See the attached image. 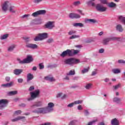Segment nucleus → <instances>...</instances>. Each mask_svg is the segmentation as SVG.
I'll return each mask as SVG.
<instances>
[{
	"label": "nucleus",
	"mask_w": 125,
	"mask_h": 125,
	"mask_svg": "<svg viewBox=\"0 0 125 125\" xmlns=\"http://www.w3.org/2000/svg\"><path fill=\"white\" fill-rule=\"evenodd\" d=\"M95 0H92L91 1H89V3H91L92 6H94L95 5V3L94 2H92V1H94Z\"/></svg>",
	"instance_id": "bf43d9fd"
},
{
	"label": "nucleus",
	"mask_w": 125,
	"mask_h": 125,
	"mask_svg": "<svg viewBox=\"0 0 125 125\" xmlns=\"http://www.w3.org/2000/svg\"><path fill=\"white\" fill-rule=\"evenodd\" d=\"M33 61V58L31 56H27L26 59H24V62L25 64H28V63H31Z\"/></svg>",
	"instance_id": "dca6fc26"
},
{
	"label": "nucleus",
	"mask_w": 125,
	"mask_h": 125,
	"mask_svg": "<svg viewBox=\"0 0 125 125\" xmlns=\"http://www.w3.org/2000/svg\"><path fill=\"white\" fill-rule=\"evenodd\" d=\"M72 53V56L75 55V54H78L80 52V50H70Z\"/></svg>",
	"instance_id": "2f4dec72"
},
{
	"label": "nucleus",
	"mask_w": 125,
	"mask_h": 125,
	"mask_svg": "<svg viewBox=\"0 0 125 125\" xmlns=\"http://www.w3.org/2000/svg\"><path fill=\"white\" fill-rule=\"evenodd\" d=\"M45 13H46L45 10H41L33 13L31 15L33 17H37V16H39V15H44Z\"/></svg>",
	"instance_id": "39448f33"
},
{
	"label": "nucleus",
	"mask_w": 125,
	"mask_h": 125,
	"mask_svg": "<svg viewBox=\"0 0 125 125\" xmlns=\"http://www.w3.org/2000/svg\"><path fill=\"white\" fill-rule=\"evenodd\" d=\"M33 113L36 114H46L47 113L45 107H40L32 111Z\"/></svg>",
	"instance_id": "20e7f679"
},
{
	"label": "nucleus",
	"mask_w": 125,
	"mask_h": 125,
	"mask_svg": "<svg viewBox=\"0 0 125 125\" xmlns=\"http://www.w3.org/2000/svg\"><path fill=\"white\" fill-rule=\"evenodd\" d=\"M96 9L98 11L105 12V11L107 10V7H104V6L101 4H97L96 5Z\"/></svg>",
	"instance_id": "0eeeda50"
},
{
	"label": "nucleus",
	"mask_w": 125,
	"mask_h": 125,
	"mask_svg": "<svg viewBox=\"0 0 125 125\" xmlns=\"http://www.w3.org/2000/svg\"><path fill=\"white\" fill-rule=\"evenodd\" d=\"M96 122H97V121L93 120L92 121H91V122L88 123V124H86V125H94V124H95V123H96Z\"/></svg>",
	"instance_id": "09e8293b"
},
{
	"label": "nucleus",
	"mask_w": 125,
	"mask_h": 125,
	"mask_svg": "<svg viewBox=\"0 0 125 125\" xmlns=\"http://www.w3.org/2000/svg\"><path fill=\"white\" fill-rule=\"evenodd\" d=\"M25 47L30 48L31 49H37L38 46L36 44L26 43Z\"/></svg>",
	"instance_id": "9d476101"
},
{
	"label": "nucleus",
	"mask_w": 125,
	"mask_h": 125,
	"mask_svg": "<svg viewBox=\"0 0 125 125\" xmlns=\"http://www.w3.org/2000/svg\"><path fill=\"white\" fill-rule=\"evenodd\" d=\"M74 103L75 104H82V103H83V101H81V100L76 101L74 102Z\"/></svg>",
	"instance_id": "3c124183"
},
{
	"label": "nucleus",
	"mask_w": 125,
	"mask_h": 125,
	"mask_svg": "<svg viewBox=\"0 0 125 125\" xmlns=\"http://www.w3.org/2000/svg\"><path fill=\"white\" fill-rule=\"evenodd\" d=\"M17 60L18 63H19V64H25V60L24 59H23L22 61V60H21V59H20V58H18L17 59Z\"/></svg>",
	"instance_id": "72a5a7b5"
},
{
	"label": "nucleus",
	"mask_w": 125,
	"mask_h": 125,
	"mask_svg": "<svg viewBox=\"0 0 125 125\" xmlns=\"http://www.w3.org/2000/svg\"><path fill=\"white\" fill-rule=\"evenodd\" d=\"M69 18H71L72 19H74V18L78 19L81 18V16L78 14H74V13H70L69 14Z\"/></svg>",
	"instance_id": "4468645a"
},
{
	"label": "nucleus",
	"mask_w": 125,
	"mask_h": 125,
	"mask_svg": "<svg viewBox=\"0 0 125 125\" xmlns=\"http://www.w3.org/2000/svg\"><path fill=\"white\" fill-rule=\"evenodd\" d=\"M21 113H22V111L20 110H19L16 111L14 114H15L16 115H20Z\"/></svg>",
	"instance_id": "864d4df0"
},
{
	"label": "nucleus",
	"mask_w": 125,
	"mask_h": 125,
	"mask_svg": "<svg viewBox=\"0 0 125 125\" xmlns=\"http://www.w3.org/2000/svg\"><path fill=\"white\" fill-rule=\"evenodd\" d=\"M85 23H89L90 24H95V23H97V21L93 19H86L85 20Z\"/></svg>",
	"instance_id": "2eb2a0df"
},
{
	"label": "nucleus",
	"mask_w": 125,
	"mask_h": 125,
	"mask_svg": "<svg viewBox=\"0 0 125 125\" xmlns=\"http://www.w3.org/2000/svg\"><path fill=\"white\" fill-rule=\"evenodd\" d=\"M7 103H8V101L7 100L2 99L0 100V108H4V107H6V105H7Z\"/></svg>",
	"instance_id": "9b49d317"
},
{
	"label": "nucleus",
	"mask_w": 125,
	"mask_h": 125,
	"mask_svg": "<svg viewBox=\"0 0 125 125\" xmlns=\"http://www.w3.org/2000/svg\"><path fill=\"white\" fill-rule=\"evenodd\" d=\"M118 19L120 21H121L122 23L125 24V17L124 16H119Z\"/></svg>",
	"instance_id": "bb28decb"
},
{
	"label": "nucleus",
	"mask_w": 125,
	"mask_h": 125,
	"mask_svg": "<svg viewBox=\"0 0 125 125\" xmlns=\"http://www.w3.org/2000/svg\"><path fill=\"white\" fill-rule=\"evenodd\" d=\"M62 93H59L57 94V97L59 98V97H61V96H62Z\"/></svg>",
	"instance_id": "338daca9"
},
{
	"label": "nucleus",
	"mask_w": 125,
	"mask_h": 125,
	"mask_svg": "<svg viewBox=\"0 0 125 125\" xmlns=\"http://www.w3.org/2000/svg\"><path fill=\"white\" fill-rule=\"evenodd\" d=\"M23 72V69H15L13 73L16 75V76H19L21 75V74Z\"/></svg>",
	"instance_id": "ddd939ff"
},
{
	"label": "nucleus",
	"mask_w": 125,
	"mask_h": 125,
	"mask_svg": "<svg viewBox=\"0 0 125 125\" xmlns=\"http://www.w3.org/2000/svg\"><path fill=\"white\" fill-rule=\"evenodd\" d=\"M9 11L11 13H15V12H16V9H15V6H10L9 8Z\"/></svg>",
	"instance_id": "393cba45"
},
{
	"label": "nucleus",
	"mask_w": 125,
	"mask_h": 125,
	"mask_svg": "<svg viewBox=\"0 0 125 125\" xmlns=\"http://www.w3.org/2000/svg\"><path fill=\"white\" fill-rule=\"evenodd\" d=\"M42 102H39L31 105L30 107L31 109H34L35 107H41V106H42Z\"/></svg>",
	"instance_id": "6ab92c4d"
},
{
	"label": "nucleus",
	"mask_w": 125,
	"mask_h": 125,
	"mask_svg": "<svg viewBox=\"0 0 125 125\" xmlns=\"http://www.w3.org/2000/svg\"><path fill=\"white\" fill-rule=\"evenodd\" d=\"M34 89H35V87H34V86H31L28 90L29 91H33V90H34Z\"/></svg>",
	"instance_id": "6e6d98bb"
},
{
	"label": "nucleus",
	"mask_w": 125,
	"mask_h": 125,
	"mask_svg": "<svg viewBox=\"0 0 125 125\" xmlns=\"http://www.w3.org/2000/svg\"><path fill=\"white\" fill-rule=\"evenodd\" d=\"M15 47H16V45L14 44L10 45L7 48L8 52H12V51L14 50Z\"/></svg>",
	"instance_id": "a211bd4d"
},
{
	"label": "nucleus",
	"mask_w": 125,
	"mask_h": 125,
	"mask_svg": "<svg viewBox=\"0 0 125 125\" xmlns=\"http://www.w3.org/2000/svg\"><path fill=\"white\" fill-rule=\"evenodd\" d=\"M111 124L112 125H120L119 120L116 118H114L111 120Z\"/></svg>",
	"instance_id": "4be33fe9"
},
{
	"label": "nucleus",
	"mask_w": 125,
	"mask_h": 125,
	"mask_svg": "<svg viewBox=\"0 0 125 125\" xmlns=\"http://www.w3.org/2000/svg\"><path fill=\"white\" fill-rule=\"evenodd\" d=\"M117 63H118V64H125V61L124 60H119L117 61Z\"/></svg>",
	"instance_id": "37998d69"
},
{
	"label": "nucleus",
	"mask_w": 125,
	"mask_h": 125,
	"mask_svg": "<svg viewBox=\"0 0 125 125\" xmlns=\"http://www.w3.org/2000/svg\"><path fill=\"white\" fill-rule=\"evenodd\" d=\"M97 74V72L96 71H94L92 72L91 76H95Z\"/></svg>",
	"instance_id": "0e129e2a"
},
{
	"label": "nucleus",
	"mask_w": 125,
	"mask_h": 125,
	"mask_svg": "<svg viewBox=\"0 0 125 125\" xmlns=\"http://www.w3.org/2000/svg\"><path fill=\"white\" fill-rule=\"evenodd\" d=\"M39 69L40 70H42V69H44V65H43V63H39Z\"/></svg>",
	"instance_id": "a18cd8bd"
},
{
	"label": "nucleus",
	"mask_w": 125,
	"mask_h": 125,
	"mask_svg": "<svg viewBox=\"0 0 125 125\" xmlns=\"http://www.w3.org/2000/svg\"><path fill=\"white\" fill-rule=\"evenodd\" d=\"M60 56L64 58V57H66V56H72V52H71V50L67 49L65 51H64L61 55Z\"/></svg>",
	"instance_id": "1a4fd4ad"
},
{
	"label": "nucleus",
	"mask_w": 125,
	"mask_h": 125,
	"mask_svg": "<svg viewBox=\"0 0 125 125\" xmlns=\"http://www.w3.org/2000/svg\"><path fill=\"white\" fill-rule=\"evenodd\" d=\"M77 122L76 120H73L69 123V125H77Z\"/></svg>",
	"instance_id": "49530a36"
},
{
	"label": "nucleus",
	"mask_w": 125,
	"mask_h": 125,
	"mask_svg": "<svg viewBox=\"0 0 125 125\" xmlns=\"http://www.w3.org/2000/svg\"><path fill=\"white\" fill-rule=\"evenodd\" d=\"M34 79V75L31 73H28L27 75V82L30 83Z\"/></svg>",
	"instance_id": "f3484780"
},
{
	"label": "nucleus",
	"mask_w": 125,
	"mask_h": 125,
	"mask_svg": "<svg viewBox=\"0 0 125 125\" xmlns=\"http://www.w3.org/2000/svg\"><path fill=\"white\" fill-rule=\"evenodd\" d=\"M91 86H92V84L88 83L86 84L85 88H86V89H90V88H91Z\"/></svg>",
	"instance_id": "58836bf2"
},
{
	"label": "nucleus",
	"mask_w": 125,
	"mask_h": 125,
	"mask_svg": "<svg viewBox=\"0 0 125 125\" xmlns=\"http://www.w3.org/2000/svg\"><path fill=\"white\" fill-rule=\"evenodd\" d=\"M80 38V35H72L69 38V40H73L74 39H78Z\"/></svg>",
	"instance_id": "79ce46f5"
},
{
	"label": "nucleus",
	"mask_w": 125,
	"mask_h": 125,
	"mask_svg": "<svg viewBox=\"0 0 125 125\" xmlns=\"http://www.w3.org/2000/svg\"><path fill=\"white\" fill-rule=\"evenodd\" d=\"M44 79L46 81H49V82H54L55 79L53 77L47 76L44 77Z\"/></svg>",
	"instance_id": "b1692460"
},
{
	"label": "nucleus",
	"mask_w": 125,
	"mask_h": 125,
	"mask_svg": "<svg viewBox=\"0 0 125 125\" xmlns=\"http://www.w3.org/2000/svg\"><path fill=\"white\" fill-rule=\"evenodd\" d=\"M64 64L72 65L73 64V58L67 59L64 60Z\"/></svg>",
	"instance_id": "aec40b11"
},
{
	"label": "nucleus",
	"mask_w": 125,
	"mask_h": 125,
	"mask_svg": "<svg viewBox=\"0 0 125 125\" xmlns=\"http://www.w3.org/2000/svg\"><path fill=\"white\" fill-rule=\"evenodd\" d=\"M23 79L19 78L18 79V82L19 83H23Z\"/></svg>",
	"instance_id": "13d9d810"
},
{
	"label": "nucleus",
	"mask_w": 125,
	"mask_h": 125,
	"mask_svg": "<svg viewBox=\"0 0 125 125\" xmlns=\"http://www.w3.org/2000/svg\"><path fill=\"white\" fill-rule=\"evenodd\" d=\"M5 81L6 82H9L10 81V77H6L5 78Z\"/></svg>",
	"instance_id": "e2e57ef3"
},
{
	"label": "nucleus",
	"mask_w": 125,
	"mask_h": 125,
	"mask_svg": "<svg viewBox=\"0 0 125 125\" xmlns=\"http://www.w3.org/2000/svg\"><path fill=\"white\" fill-rule=\"evenodd\" d=\"M54 106L55 105L53 103H49L47 106L45 107L47 113H50V112H52L54 110L53 108L54 107Z\"/></svg>",
	"instance_id": "423d86ee"
},
{
	"label": "nucleus",
	"mask_w": 125,
	"mask_h": 125,
	"mask_svg": "<svg viewBox=\"0 0 125 125\" xmlns=\"http://www.w3.org/2000/svg\"><path fill=\"white\" fill-rule=\"evenodd\" d=\"M48 38V34L47 33H39L34 39L35 42H39L43 41Z\"/></svg>",
	"instance_id": "f257e3e1"
},
{
	"label": "nucleus",
	"mask_w": 125,
	"mask_h": 125,
	"mask_svg": "<svg viewBox=\"0 0 125 125\" xmlns=\"http://www.w3.org/2000/svg\"><path fill=\"white\" fill-rule=\"evenodd\" d=\"M47 42H48V43H51V42H53V39L49 38V39H48Z\"/></svg>",
	"instance_id": "5fc2aeb1"
},
{
	"label": "nucleus",
	"mask_w": 125,
	"mask_h": 125,
	"mask_svg": "<svg viewBox=\"0 0 125 125\" xmlns=\"http://www.w3.org/2000/svg\"><path fill=\"white\" fill-rule=\"evenodd\" d=\"M120 87H121V84L120 83L113 86L114 90H117V89H119Z\"/></svg>",
	"instance_id": "4c0bfd02"
},
{
	"label": "nucleus",
	"mask_w": 125,
	"mask_h": 125,
	"mask_svg": "<svg viewBox=\"0 0 125 125\" xmlns=\"http://www.w3.org/2000/svg\"><path fill=\"white\" fill-rule=\"evenodd\" d=\"M25 119V117L24 116H18V117L13 119L11 120V122L14 123L15 122H18V121H20L21 120H23Z\"/></svg>",
	"instance_id": "412c9836"
},
{
	"label": "nucleus",
	"mask_w": 125,
	"mask_h": 125,
	"mask_svg": "<svg viewBox=\"0 0 125 125\" xmlns=\"http://www.w3.org/2000/svg\"><path fill=\"white\" fill-rule=\"evenodd\" d=\"M116 30L119 32H123V26L121 24H118L116 26Z\"/></svg>",
	"instance_id": "c85d7f7f"
},
{
	"label": "nucleus",
	"mask_w": 125,
	"mask_h": 125,
	"mask_svg": "<svg viewBox=\"0 0 125 125\" xmlns=\"http://www.w3.org/2000/svg\"><path fill=\"white\" fill-rule=\"evenodd\" d=\"M104 49L101 48L99 50V53H103L104 52Z\"/></svg>",
	"instance_id": "680f3d73"
},
{
	"label": "nucleus",
	"mask_w": 125,
	"mask_h": 125,
	"mask_svg": "<svg viewBox=\"0 0 125 125\" xmlns=\"http://www.w3.org/2000/svg\"><path fill=\"white\" fill-rule=\"evenodd\" d=\"M80 62V60L72 58V64H79Z\"/></svg>",
	"instance_id": "473e14b6"
},
{
	"label": "nucleus",
	"mask_w": 125,
	"mask_h": 125,
	"mask_svg": "<svg viewBox=\"0 0 125 125\" xmlns=\"http://www.w3.org/2000/svg\"><path fill=\"white\" fill-rule=\"evenodd\" d=\"M68 35L71 36V35H73V34H76V31L75 30H70L68 33Z\"/></svg>",
	"instance_id": "8fccbe9b"
},
{
	"label": "nucleus",
	"mask_w": 125,
	"mask_h": 125,
	"mask_svg": "<svg viewBox=\"0 0 125 125\" xmlns=\"http://www.w3.org/2000/svg\"><path fill=\"white\" fill-rule=\"evenodd\" d=\"M74 27H80V28H83L84 25L82 23H74L73 24Z\"/></svg>",
	"instance_id": "a878e982"
},
{
	"label": "nucleus",
	"mask_w": 125,
	"mask_h": 125,
	"mask_svg": "<svg viewBox=\"0 0 125 125\" xmlns=\"http://www.w3.org/2000/svg\"><path fill=\"white\" fill-rule=\"evenodd\" d=\"M73 5H74V6H78V5H80L81 4V1H74L73 3Z\"/></svg>",
	"instance_id": "ea45409f"
},
{
	"label": "nucleus",
	"mask_w": 125,
	"mask_h": 125,
	"mask_svg": "<svg viewBox=\"0 0 125 125\" xmlns=\"http://www.w3.org/2000/svg\"><path fill=\"white\" fill-rule=\"evenodd\" d=\"M98 125H105L104 122H100Z\"/></svg>",
	"instance_id": "774afa93"
},
{
	"label": "nucleus",
	"mask_w": 125,
	"mask_h": 125,
	"mask_svg": "<svg viewBox=\"0 0 125 125\" xmlns=\"http://www.w3.org/2000/svg\"><path fill=\"white\" fill-rule=\"evenodd\" d=\"M8 38V34H4L0 37V40H5Z\"/></svg>",
	"instance_id": "a19ab883"
},
{
	"label": "nucleus",
	"mask_w": 125,
	"mask_h": 125,
	"mask_svg": "<svg viewBox=\"0 0 125 125\" xmlns=\"http://www.w3.org/2000/svg\"><path fill=\"white\" fill-rule=\"evenodd\" d=\"M29 16H30V15L29 14H25V15H23L22 17H21V18H28V17H29Z\"/></svg>",
	"instance_id": "4d7b16f0"
},
{
	"label": "nucleus",
	"mask_w": 125,
	"mask_h": 125,
	"mask_svg": "<svg viewBox=\"0 0 125 125\" xmlns=\"http://www.w3.org/2000/svg\"><path fill=\"white\" fill-rule=\"evenodd\" d=\"M9 1H6L1 5V9L4 12H6L8 9V6H9Z\"/></svg>",
	"instance_id": "6e6552de"
},
{
	"label": "nucleus",
	"mask_w": 125,
	"mask_h": 125,
	"mask_svg": "<svg viewBox=\"0 0 125 125\" xmlns=\"http://www.w3.org/2000/svg\"><path fill=\"white\" fill-rule=\"evenodd\" d=\"M13 85V82H10V83H7L5 84H2L1 86L2 87H11Z\"/></svg>",
	"instance_id": "5701e85b"
},
{
	"label": "nucleus",
	"mask_w": 125,
	"mask_h": 125,
	"mask_svg": "<svg viewBox=\"0 0 125 125\" xmlns=\"http://www.w3.org/2000/svg\"><path fill=\"white\" fill-rule=\"evenodd\" d=\"M18 92L17 91H12L8 92V95H10V96H12V95H15L17 94Z\"/></svg>",
	"instance_id": "c756f323"
},
{
	"label": "nucleus",
	"mask_w": 125,
	"mask_h": 125,
	"mask_svg": "<svg viewBox=\"0 0 125 125\" xmlns=\"http://www.w3.org/2000/svg\"><path fill=\"white\" fill-rule=\"evenodd\" d=\"M108 6L110 8H113L114 7H116V6H117V4L113 2H111L108 4Z\"/></svg>",
	"instance_id": "cd10ccee"
},
{
	"label": "nucleus",
	"mask_w": 125,
	"mask_h": 125,
	"mask_svg": "<svg viewBox=\"0 0 125 125\" xmlns=\"http://www.w3.org/2000/svg\"><path fill=\"white\" fill-rule=\"evenodd\" d=\"M89 71V67H87V68H84L83 70H82L81 71L82 74H85V73H87Z\"/></svg>",
	"instance_id": "e433bc0d"
},
{
	"label": "nucleus",
	"mask_w": 125,
	"mask_h": 125,
	"mask_svg": "<svg viewBox=\"0 0 125 125\" xmlns=\"http://www.w3.org/2000/svg\"><path fill=\"white\" fill-rule=\"evenodd\" d=\"M121 40V38L119 37H110V38H107L103 40V43L105 44V45L108 44L109 42H111V41H117L119 42Z\"/></svg>",
	"instance_id": "7ed1b4c3"
},
{
	"label": "nucleus",
	"mask_w": 125,
	"mask_h": 125,
	"mask_svg": "<svg viewBox=\"0 0 125 125\" xmlns=\"http://www.w3.org/2000/svg\"><path fill=\"white\" fill-rule=\"evenodd\" d=\"M112 71L113 74H120L121 73V70L119 68L113 69Z\"/></svg>",
	"instance_id": "7c9ffc66"
},
{
	"label": "nucleus",
	"mask_w": 125,
	"mask_h": 125,
	"mask_svg": "<svg viewBox=\"0 0 125 125\" xmlns=\"http://www.w3.org/2000/svg\"><path fill=\"white\" fill-rule=\"evenodd\" d=\"M23 40H24V42H30V41H31L30 40V37H23Z\"/></svg>",
	"instance_id": "c03bdc74"
},
{
	"label": "nucleus",
	"mask_w": 125,
	"mask_h": 125,
	"mask_svg": "<svg viewBox=\"0 0 125 125\" xmlns=\"http://www.w3.org/2000/svg\"><path fill=\"white\" fill-rule=\"evenodd\" d=\"M113 102H115V103H119L121 101V99L117 97H115L113 99Z\"/></svg>",
	"instance_id": "c9c22d12"
},
{
	"label": "nucleus",
	"mask_w": 125,
	"mask_h": 125,
	"mask_svg": "<svg viewBox=\"0 0 125 125\" xmlns=\"http://www.w3.org/2000/svg\"><path fill=\"white\" fill-rule=\"evenodd\" d=\"M31 97L27 99L28 101H32L36 98L39 97L40 95V90L37 89L35 90L34 92H31L30 93Z\"/></svg>",
	"instance_id": "f03ea898"
},
{
	"label": "nucleus",
	"mask_w": 125,
	"mask_h": 125,
	"mask_svg": "<svg viewBox=\"0 0 125 125\" xmlns=\"http://www.w3.org/2000/svg\"><path fill=\"white\" fill-rule=\"evenodd\" d=\"M45 28L47 29H49V30H52L54 28V24H53V22L52 21H48L45 25Z\"/></svg>",
	"instance_id": "f8f14e48"
},
{
	"label": "nucleus",
	"mask_w": 125,
	"mask_h": 125,
	"mask_svg": "<svg viewBox=\"0 0 125 125\" xmlns=\"http://www.w3.org/2000/svg\"><path fill=\"white\" fill-rule=\"evenodd\" d=\"M84 114L85 115V116H88V115H89V112H88V110H85L84 111Z\"/></svg>",
	"instance_id": "69168bd1"
},
{
	"label": "nucleus",
	"mask_w": 125,
	"mask_h": 125,
	"mask_svg": "<svg viewBox=\"0 0 125 125\" xmlns=\"http://www.w3.org/2000/svg\"><path fill=\"white\" fill-rule=\"evenodd\" d=\"M100 1L101 3H102L103 4H107V3H108L107 0H100Z\"/></svg>",
	"instance_id": "603ef678"
},
{
	"label": "nucleus",
	"mask_w": 125,
	"mask_h": 125,
	"mask_svg": "<svg viewBox=\"0 0 125 125\" xmlns=\"http://www.w3.org/2000/svg\"><path fill=\"white\" fill-rule=\"evenodd\" d=\"M75 105L74 103H72L71 104H69L68 105H67V107H69L70 108H71V107H73Z\"/></svg>",
	"instance_id": "052dcab7"
},
{
	"label": "nucleus",
	"mask_w": 125,
	"mask_h": 125,
	"mask_svg": "<svg viewBox=\"0 0 125 125\" xmlns=\"http://www.w3.org/2000/svg\"><path fill=\"white\" fill-rule=\"evenodd\" d=\"M42 0H34L33 2L35 4H39V3H40V2H42Z\"/></svg>",
	"instance_id": "de8ad7c7"
},
{
	"label": "nucleus",
	"mask_w": 125,
	"mask_h": 125,
	"mask_svg": "<svg viewBox=\"0 0 125 125\" xmlns=\"http://www.w3.org/2000/svg\"><path fill=\"white\" fill-rule=\"evenodd\" d=\"M76 74V72H75V70H70L69 73H67V76H74Z\"/></svg>",
	"instance_id": "f704fd0d"
}]
</instances>
